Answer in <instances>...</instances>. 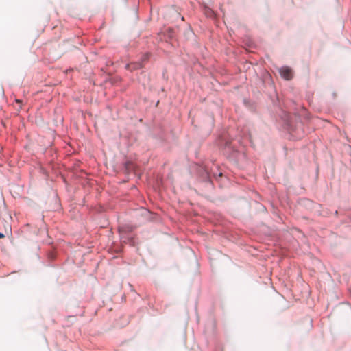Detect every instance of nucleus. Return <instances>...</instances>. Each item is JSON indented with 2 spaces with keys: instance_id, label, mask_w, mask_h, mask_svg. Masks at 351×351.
Wrapping results in <instances>:
<instances>
[{
  "instance_id": "f257e3e1",
  "label": "nucleus",
  "mask_w": 351,
  "mask_h": 351,
  "mask_svg": "<svg viewBox=\"0 0 351 351\" xmlns=\"http://www.w3.org/2000/svg\"><path fill=\"white\" fill-rule=\"evenodd\" d=\"M280 75L287 80H289L292 78V71L287 66H283L279 70Z\"/></svg>"
},
{
  "instance_id": "20e7f679",
  "label": "nucleus",
  "mask_w": 351,
  "mask_h": 351,
  "mask_svg": "<svg viewBox=\"0 0 351 351\" xmlns=\"http://www.w3.org/2000/svg\"><path fill=\"white\" fill-rule=\"evenodd\" d=\"M4 237H5V235L3 233L0 232V239L4 238Z\"/></svg>"
},
{
  "instance_id": "f03ea898",
  "label": "nucleus",
  "mask_w": 351,
  "mask_h": 351,
  "mask_svg": "<svg viewBox=\"0 0 351 351\" xmlns=\"http://www.w3.org/2000/svg\"><path fill=\"white\" fill-rule=\"evenodd\" d=\"M141 67H143L142 62H133L126 65L127 69L130 71L136 70Z\"/></svg>"
},
{
  "instance_id": "39448f33",
  "label": "nucleus",
  "mask_w": 351,
  "mask_h": 351,
  "mask_svg": "<svg viewBox=\"0 0 351 351\" xmlns=\"http://www.w3.org/2000/svg\"><path fill=\"white\" fill-rule=\"evenodd\" d=\"M16 103H19V104H21L22 101H21V100H19V99H16Z\"/></svg>"
},
{
  "instance_id": "7ed1b4c3",
  "label": "nucleus",
  "mask_w": 351,
  "mask_h": 351,
  "mask_svg": "<svg viewBox=\"0 0 351 351\" xmlns=\"http://www.w3.org/2000/svg\"><path fill=\"white\" fill-rule=\"evenodd\" d=\"M149 58V53H146L143 56V60H148Z\"/></svg>"
}]
</instances>
